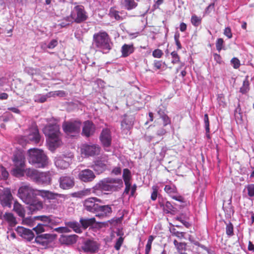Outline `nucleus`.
<instances>
[{
  "mask_svg": "<svg viewBox=\"0 0 254 254\" xmlns=\"http://www.w3.org/2000/svg\"><path fill=\"white\" fill-rule=\"evenodd\" d=\"M92 45L96 52L108 54L113 49L114 43L106 31H100L93 35Z\"/></svg>",
  "mask_w": 254,
  "mask_h": 254,
  "instance_id": "7ed1b4c3",
  "label": "nucleus"
},
{
  "mask_svg": "<svg viewBox=\"0 0 254 254\" xmlns=\"http://www.w3.org/2000/svg\"><path fill=\"white\" fill-rule=\"evenodd\" d=\"M123 188V183L121 179L107 177L99 181L92 188L73 192L70 195L73 197L81 198L90 194L92 192L97 194L101 191L116 192L119 191Z\"/></svg>",
  "mask_w": 254,
  "mask_h": 254,
  "instance_id": "f257e3e1",
  "label": "nucleus"
},
{
  "mask_svg": "<svg viewBox=\"0 0 254 254\" xmlns=\"http://www.w3.org/2000/svg\"><path fill=\"white\" fill-rule=\"evenodd\" d=\"M247 190L248 194L250 197L254 196V184H251L245 186V189Z\"/></svg>",
  "mask_w": 254,
  "mask_h": 254,
  "instance_id": "052dcab7",
  "label": "nucleus"
},
{
  "mask_svg": "<svg viewBox=\"0 0 254 254\" xmlns=\"http://www.w3.org/2000/svg\"><path fill=\"white\" fill-rule=\"evenodd\" d=\"M46 139L61 135L60 126L56 123H50L46 125L42 129Z\"/></svg>",
  "mask_w": 254,
  "mask_h": 254,
  "instance_id": "ddd939ff",
  "label": "nucleus"
},
{
  "mask_svg": "<svg viewBox=\"0 0 254 254\" xmlns=\"http://www.w3.org/2000/svg\"><path fill=\"white\" fill-rule=\"evenodd\" d=\"M21 224L24 225H26L29 227H33L35 225V220L33 219L31 216L25 217H24L22 219Z\"/></svg>",
  "mask_w": 254,
  "mask_h": 254,
  "instance_id": "79ce46f5",
  "label": "nucleus"
},
{
  "mask_svg": "<svg viewBox=\"0 0 254 254\" xmlns=\"http://www.w3.org/2000/svg\"><path fill=\"white\" fill-rule=\"evenodd\" d=\"M101 144L105 150L106 148L111 146L112 137V133L110 128L105 127L102 128L99 137Z\"/></svg>",
  "mask_w": 254,
  "mask_h": 254,
  "instance_id": "f8f14e48",
  "label": "nucleus"
},
{
  "mask_svg": "<svg viewBox=\"0 0 254 254\" xmlns=\"http://www.w3.org/2000/svg\"><path fill=\"white\" fill-rule=\"evenodd\" d=\"M158 204L160 208H162L166 214H174L178 211L176 207V203H171L166 198H164L160 195L158 196Z\"/></svg>",
  "mask_w": 254,
  "mask_h": 254,
  "instance_id": "9b49d317",
  "label": "nucleus"
},
{
  "mask_svg": "<svg viewBox=\"0 0 254 254\" xmlns=\"http://www.w3.org/2000/svg\"><path fill=\"white\" fill-rule=\"evenodd\" d=\"M124 214L122 213L120 217H114L111 219L108 220L109 224L111 225L110 229H111L113 227H116L121 223H122L124 219Z\"/></svg>",
  "mask_w": 254,
  "mask_h": 254,
  "instance_id": "c9c22d12",
  "label": "nucleus"
},
{
  "mask_svg": "<svg viewBox=\"0 0 254 254\" xmlns=\"http://www.w3.org/2000/svg\"><path fill=\"white\" fill-rule=\"evenodd\" d=\"M91 167L97 175H100L107 170V165L105 160L98 157L93 161Z\"/></svg>",
  "mask_w": 254,
  "mask_h": 254,
  "instance_id": "6ab92c4d",
  "label": "nucleus"
},
{
  "mask_svg": "<svg viewBox=\"0 0 254 254\" xmlns=\"http://www.w3.org/2000/svg\"><path fill=\"white\" fill-rule=\"evenodd\" d=\"M171 55L173 60L172 61V63L173 64H175L178 63L180 62V58L179 55L177 53V52L174 51L171 53Z\"/></svg>",
  "mask_w": 254,
  "mask_h": 254,
  "instance_id": "69168bd1",
  "label": "nucleus"
},
{
  "mask_svg": "<svg viewBox=\"0 0 254 254\" xmlns=\"http://www.w3.org/2000/svg\"><path fill=\"white\" fill-rule=\"evenodd\" d=\"M28 162L38 168H44L48 164V157L42 149L30 148L27 151Z\"/></svg>",
  "mask_w": 254,
  "mask_h": 254,
  "instance_id": "20e7f679",
  "label": "nucleus"
},
{
  "mask_svg": "<svg viewBox=\"0 0 254 254\" xmlns=\"http://www.w3.org/2000/svg\"><path fill=\"white\" fill-rule=\"evenodd\" d=\"M12 160L14 166L25 165V158L22 150L15 151L12 155Z\"/></svg>",
  "mask_w": 254,
  "mask_h": 254,
  "instance_id": "a878e982",
  "label": "nucleus"
},
{
  "mask_svg": "<svg viewBox=\"0 0 254 254\" xmlns=\"http://www.w3.org/2000/svg\"><path fill=\"white\" fill-rule=\"evenodd\" d=\"M38 70L39 69L37 68H35L29 66H26L23 69V71L25 73L31 76H33L34 75L36 74Z\"/></svg>",
  "mask_w": 254,
  "mask_h": 254,
  "instance_id": "603ef678",
  "label": "nucleus"
},
{
  "mask_svg": "<svg viewBox=\"0 0 254 254\" xmlns=\"http://www.w3.org/2000/svg\"><path fill=\"white\" fill-rule=\"evenodd\" d=\"M82 122L79 120H70L64 121L62 124L63 131L65 133H78L80 131Z\"/></svg>",
  "mask_w": 254,
  "mask_h": 254,
  "instance_id": "0eeeda50",
  "label": "nucleus"
},
{
  "mask_svg": "<svg viewBox=\"0 0 254 254\" xmlns=\"http://www.w3.org/2000/svg\"><path fill=\"white\" fill-rule=\"evenodd\" d=\"M38 194L48 200L56 199L57 197L63 198L64 199L68 198V196L66 194H60L48 190H40L39 191Z\"/></svg>",
  "mask_w": 254,
  "mask_h": 254,
  "instance_id": "412c9836",
  "label": "nucleus"
},
{
  "mask_svg": "<svg viewBox=\"0 0 254 254\" xmlns=\"http://www.w3.org/2000/svg\"><path fill=\"white\" fill-rule=\"evenodd\" d=\"M135 50V48L133 44H124L121 47V52L122 55L121 57L126 58L128 57L130 55L134 53Z\"/></svg>",
  "mask_w": 254,
  "mask_h": 254,
  "instance_id": "7c9ffc66",
  "label": "nucleus"
},
{
  "mask_svg": "<svg viewBox=\"0 0 254 254\" xmlns=\"http://www.w3.org/2000/svg\"><path fill=\"white\" fill-rule=\"evenodd\" d=\"M225 223L226 224V234L229 237H231L234 235V226L233 224L229 222L228 223H227L226 222H225Z\"/></svg>",
  "mask_w": 254,
  "mask_h": 254,
  "instance_id": "09e8293b",
  "label": "nucleus"
},
{
  "mask_svg": "<svg viewBox=\"0 0 254 254\" xmlns=\"http://www.w3.org/2000/svg\"><path fill=\"white\" fill-rule=\"evenodd\" d=\"M96 222L95 217L92 218H83L81 217L79 219V223L81 225V230H85L88 227L92 229L94 223Z\"/></svg>",
  "mask_w": 254,
  "mask_h": 254,
  "instance_id": "c756f323",
  "label": "nucleus"
},
{
  "mask_svg": "<svg viewBox=\"0 0 254 254\" xmlns=\"http://www.w3.org/2000/svg\"><path fill=\"white\" fill-rule=\"evenodd\" d=\"M41 139V135L40 133L37 125L32 126L29 128V133L27 136H21L19 139V144H22L23 142L29 143V142L35 143H39Z\"/></svg>",
  "mask_w": 254,
  "mask_h": 254,
  "instance_id": "39448f33",
  "label": "nucleus"
},
{
  "mask_svg": "<svg viewBox=\"0 0 254 254\" xmlns=\"http://www.w3.org/2000/svg\"><path fill=\"white\" fill-rule=\"evenodd\" d=\"M112 212V208L110 205H103L100 204L95 216L100 219H102L104 217H109Z\"/></svg>",
  "mask_w": 254,
  "mask_h": 254,
  "instance_id": "393cba45",
  "label": "nucleus"
},
{
  "mask_svg": "<svg viewBox=\"0 0 254 254\" xmlns=\"http://www.w3.org/2000/svg\"><path fill=\"white\" fill-rule=\"evenodd\" d=\"M70 17H73V21L77 24L83 23L88 19L87 12L82 5H75L71 11Z\"/></svg>",
  "mask_w": 254,
  "mask_h": 254,
  "instance_id": "423d86ee",
  "label": "nucleus"
},
{
  "mask_svg": "<svg viewBox=\"0 0 254 254\" xmlns=\"http://www.w3.org/2000/svg\"><path fill=\"white\" fill-rule=\"evenodd\" d=\"M109 15L111 17H114L117 20L122 19L121 16L119 14V11L111 7L109 10Z\"/></svg>",
  "mask_w": 254,
  "mask_h": 254,
  "instance_id": "8fccbe9b",
  "label": "nucleus"
},
{
  "mask_svg": "<svg viewBox=\"0 0 254 254\" xmlns=\"http://www.w3.org/2000/svg\"><path fill=\"white\" fill-rule=\"evenodd\" d=\"M60 187L63 190H69L74 186V179L68 176H62L59 180Z\"/></svg>",
  "mask_w": 254,
  "mask_h": 254,
  "instance_id": "b1692460",
  "label": "nucleus"
},
{
  "mask_svg": "<svg viewBox=\"0 0 254 254\" xmlns=\"http://www.w3.org/2000/svg\"><path fill=\"white\" fill-rule=\"evenodd\" d=\"M37 195L33 189L26 185L21 186L18 190V197L28 205L26 207L29 210L28 214H32L43 208V203L38 199Z\"/></svg>",
  "mask_w": 254,
  "mask_h": 254,
  "instance_id": "f03ea898",
  "label": "nucleus"
},
{
  "mask_svg": "<svg viewBox=\"0 0 254 254\" xmlns=\"http://www.w3.org/2000/svg\"><path fill=\"white\" fill-rule=\"evenodd\" d=\"M56 166L61 169H65L69 166V163L64 160L62 157L58 158L55 162Z\"/></svg>",
  "mask_w": 254,
  "mask_h": 254,
  "instance_id": "4c0bfd02",
  "label": "nucleus"
},
{
  "mask_svg": "<svg viewBox=\"0 0 254 254\" xmlns=\"http://www.w3.org/2000/svg\"><path fill=\"white\" fill-rule=\"evenodd\" d=\"M103 201L95 197H91L84 200L83 202L84 209L87 211L96 214L100 203H102Z\"/></svg>",
  "mask_w": 254,
  "mask_h": 254,
  "instance_id": "1a4fd4ad",
  "label": "nucleus"
},
{
  "mask_svg": "<svg viewBox=\"0 0 254 254\" xmlns=\"http://www.w3.org/2000/svg\"><path fill=\"white\" fill-rule=\"evenodd\" d=\"M51 95L48 94H38L34 96V101L37 103H43L47 101L48 98L51 97Z\"/></svg>",
  "mask_w": 254,
  "mask_h": 254,
  "instance_id": "a18cd8bd",
  "label": "nucleus"
},
{
  "mask_svg": "<svg viewBox=\"0 0 254 254\" xmlns=\"http://www.w3.org/2000/svg\"><path fill=\"white\" fill-rule=\"evenodd\" d=\"M124 5L126 9L130 10L137 6V3L135 2L134 0H125Z\"/></svg>",
  "mask_w": 254,
  "mask_h": 254,
  "instance_id": "c03bdc74",
  "label": "nucleus"
},
{
  "mask_svg": "<svg viewBox=\"0 0 254 254\" xmlns=\"http://www.w3.org/2000/svg\"><path fill=\"white\" fill-rule=\"evenodd\" d=\"M230 64L234 69H238L241 65L240 61L237 57L233 58L230 61Z\"/></svg>",
  "mask_w": 254,
  "mask_h": 254,
  "instance_id": "4d7b16f0",
  "label": "nucleus"
},
{
  "mask_svg": "<svg viewBox=\"0 0 254 254\" xmlns=\"http://www.w3.org/2000/svg\"><path fill=\"white\" fill-rule=\"evenodd\" d=\"M15 211L17 214L22 219L25 217V210L21 205L16 208L15 209Z\"/></svg>",
  "mask_w": 254,
  "mask_h": 254,
  "instance_id": "e2e57ef3",
  "label": "nucleus"
},
{
  "mask_svg": "<svg viewBox=\"0 0 254 254\" xmlns=\"http://www.w3.org/2000/svg\"><path fill=\"white\" fill-rule=\"evenodd\" d=\"M51 178L49 172H38L35 182L38 184L48 185L50 183Z\"/></svg>",
  "mask_w": 254,
  "mask_h": 254,
  "instance_id": "c85d7f7f",
  "label": "nucleus"
},
{
  "mask_svg": "<svg viewBox=\"0 0 254 254\" xmlns=\"http://www.w3.org/2000/svg\"><path fill=\"white\" fill-rule=\"evenodd\" d=\"M96 131V126L92 121L86 120L83 122L81 135L86 138L93 136Z\"/></svg>",
  "mask_w": 254,
  "mask_h": 254,
  "instance_id": "a211bd4d",
  "label": "nucleus"
},
{
  "mask_svg": "<svg viewBox=\"0 0 254 254\" xmlns=\"http://www.w3.org/2000/svg\"><path fill=\"white\" fill-rule=\"evenodd\" d=\"M152 189L153 190V191L151 193V199L152 200L155 201L156 200L158 197L159 187L157 186L154 185L152 186Z\"/></svg>",
  "mask_w": 254,
  "mask_h": 254,
  "instance_id": "bf43d9fd",
  "label": "nucleus"
},
{
  "mask_svg": "<svg viewBox=\"0 0 254 254\" xmlns=\"http://www.w3.org/2000/svg\"><path fill=\"white\" fill-rule=\"evenodd\" d=\"M46 144L49 150L54 152L56 150L63 144L61 135L47 138L46 139Z\"/></svg>",
  "mask_w": 254,
  "mask_h": 254,
  "instance_id": "aec40b11",
  "label": "nucleus"
},
{
  "mask_svg": "<svg viewBox=\"0 0 254 254\" xmlns=\"http://www.w3.org/2000/svg\"><path fill=\"white\" fill-rule=\"evenodd\" d=\"M25 165L14 166L10 171L12 176L16 178H21L24 176L25 173Z\"/></svg>",
  "mask_w": 254,
  "mask_h": 254,
  "instance_id": "2f4dec72",
  "label": "nucleus"
},
{
  "mask_svg": "<svg viewBox=\"0 0 254 254\" xmlns=\"http://www.w3.org/2000/svg\"><path fill=\"white\" fill-rule=\"evenodd\" d=\"M121 122V128L123 130L129 131L133 127L134 117L133 115L125 114L122 116Z\"/></svg>",
  "mask_w": 254,
  "mask_h": 254,
  "instance_id": "4be33fe9",
  "label": "nucleus"
},
{
  "mask_svg": "<svg viewBox=\"0 0 254 254\" xmlns=\"http://www.w3.org/2000/svg\"><path fill=\"white\" fill-rule=\"evenodd\" d=\"M124 238L123 237H119L117 239L115 244L114 245V248L116 250L119 251L120 250L121 247L123 244L124 242Z\"/></svg>",
  "mask_w": 254,
  "mask_h": 254,
  "instance_id": "774afa93",
  "label": "nucleus"
},
{
  "mask_svg": "<svg viewBox=\"0 0 254 254\" xmlns=\"http://www.w3.org/2000/svg\"><path fill=\"white\" fill-rule=\"evenodd\" d=\"M100 147L97 144H83L81 147L82 153L86 156H93L98 154Z\"/></svg>",
  "mask_w": 254,
  "mask_h": 254,
  "instance_id": "dca6fc26",
  "label": "nucleus"
},
{
  "mask_svg": "<svg viewBox=\"0 0 254 254\" xmlns=\"http://www.w3.org/2000/svg\"><path fill=\"white\" fill-rule=\"evenodd\" d=\"M60 218L56 217L52 215H50V228L53 229V226L59 225L61 221Z\"/></svg>",
  "mask_w": 254,
  "mask_h": 254,
  "instance_id": "49530a36",
  "label": "nucleus"
},
{
  "mask_svg": "<svg viewBox=\"0 0 254 254\" xmlns=\"http://www.w3.org/2000/svg\"><path fill=\"white\" fill-rule=\"evenodd\" d=\"M180 36V33L178 31H176L174 34V40L175 42V44L177 46V50H181L182 48L181 43L179 40Z\"/></svg>",
  "mask_w": 254,
  "mask_h": 254,
  "instance_id": "5fc2aeb1",
  "label": "nucleus"
},
{
  "mask_svg": "<svg viewBox=\"0 0 254 254\" xmlns=\"http://www.w3.org/2000/svg\"><path fill=\"white\" fill-rule=\"evenodd\" d=\"M53 231L59 233H69L71 231L68 227L66 226L56 228L54 229Z\"/></svg>",
  "mask_w": 254,
  "mask_h": 254,
  "instance_id": "13d9d810",
  "label": "nucleus"
},
{
  "mask_svg": "<svg viewBox=\"0 0 254 254\" xmlns=\"http://www.w3.org/2000/svg\"><path fill=\"white\" fill-rule=\"evenodd\" d=\"M173 244L178 252L181 254L183 251L187 250V244L185 242H179L177 240H174Z\"/></svg>",
  "mask_w": 254,
  "mask_h": 254,
  "instance_id": "58836bf2",
  "label": "nucleus"
},
{
  "mask_svg": "<svg viewBox=\"0 0 254 254\" xmlns=\"http://www.w3.org/2000/svg\"><path fill=\"white\" fill-rule=\"evenodd\" d=\"M153 66L156 69H160L162 67L165 69L167 68L166 64L165 62H162V61L154 60Z\"/></svg>",
  "mask_w": 254,
  "mask_h": 254,
  "instance_id": "864d4df0",
  "label": "nucleus"
},
{
  "mask_svg": "<svg viewBox=\"0 0 254 254\" xmlns=\"http://www.w3.org/2000/svg\"><path fill=\"white\" fill-rule=\"evenodd\" d=\"M57 237V235L56 234L45 233L36 236L34 243L47 247L49 244L56 240Z\"/></svg>",
  "mask_w": 254,
  "mask_h": 254,
  "instance_id": "4468645a",
  "label": "nucleus"
},
{
  "mask_svg": "<svg viewBox=\"0 0 254 254\" xmlns=\"http://www.w3.org/2000/svg\"><path fill=\"white\" fill-rule=\"evenodd\" d=\"M2 120L4 122H7L13 118V115L8 112H5L2 116Z\"/></svg>",
  "mask_w": 254,
  "mask_h": 254,
  "instance_id": "680f3d73",
  "label": "nucleus"
},
{
  "mask_svg": "<svg viewBox=\"0 0 254 254\" xmlns=\"http://www.w3.org/2000/svg\"><path fill=\"white\" fill-rule=\"evenodd\" d=\"M169 231L173 236H175L180 240L187 239L185 237L186 232L178 231L175 228H169Z\"/></svg>",
  "mask_w": 254,
  "mask_h": 254,
  "instance_id": "e433bc0d",
  "label": "nucleus"
},
{
  "mask_svg": "<svg viewBox=\"0 0 254 254\" xmlns=\"http://www.w3.org/2000/svg\"><path fill=\"white\" fill-rule=\"evenodd\" d=\"M216 47L217 50L219 52H220L222 50H226L224 48V41L222 38H217L216 42Z\"/></svg>",
  "mask_w": 254,
  "mask_h": 254,
  "instance_id": "3c124183",
  "label": "nucleus"
},
{
  "mask_svg": "<svg viewBox=\"0 0 254 254\" xmlns=\"http://www.w3.org/2000/svg\"><path fill=\"white\" fill-rule=\"evenodd\" d=\"M15 231L22 238L26 240L27 242H31L34 238H35L36 236L33 229H30L21 226H18L15 229Z\"/></svg>",
  "mask_w": 254,
  "mask_h": 254,
  "instance_id": "f3484780",
  "label": "nucleus"
},
{
  "mask_svg": "<svg viewBox=\"0 0 254 254\" xmlns=\"http://www.w3.org/2000/svg\"><path fill=\"white\" fill-rule=\"evenodd\" d=\"M12 195L9 189H6L2 194H0V202L3 207H11Z\"/></svg>",
  "mask_w": 254,
  "mask_h": 254,
  "instance_id": "5701e85b",
  "label": "nucleus"
},
{
  "mask_svg": "<svg viewBox=\"0 0 254 254\" xmlns=\"http://www.w3.org/2000/svg\"><path fill=\"white\" fill-rule=\"evenodd\" d=\"M78 236L75 234L65 235L62 234L59 239V241L62 244L66 246L72 245L77 242Z\"/></svg>",
  "mask_w": 254,
  "mask_h": 254,
  "instance_id": "cd10ccee",
  "label": "nucleus"
},
{
  "mask_svg": "<svg viewBox=\"0 0 254 254\" xmlns=\"http://www.w3.org/2000/svg\"><path fill=\"white\" fill-rule=\"evenodd\" d=\"M158 119L161 120L163 127L172 125L171 118L168 116L167 107L163 104L159 105L155 109Z\"/></svg>",
  "mask_w": 254,
  "mask_h": 254,
  "instance_id": "9d476101",
  "label": "nucleus"
},
{
  "mask_svg": "<svg viewBox=\"0 0 254 254\" xmlns=\"http://www.w3.org/2000/svg\"><path fill=\"white\" fill-rule=\"evenodd\" d=\"M164 190L166 193L172 199L181 203L186 202L185 197L179 193L176 186L171 181H170L168 184L165 186Z\"/></svg>",
  "mask_w": 254,
  "mask_h": 254,
  "instance_id": "6e6552de",
  "label": "nucleus"
},
{
  "mask_svg": "<svg viewBox=\"0 0 254 254\" xmlns=\"http://www.w3.org/2000/svg\"><path fill=\"white\" fill-rule=\"evenodd\" d=\"M0 179L3 180H7L9 177V173L7 171L5 167L2 166V165H0Z\"/></svg>",
  "mask_w": 254,
  "mask_h": 254,
  "instance_id": "de8ad7c7",
  "label": "nucleus"
},
{
  "mask_svg": "<svg viewBox=\"0 0 254 254\" xmlns=\"http://www.w3.org/2000/svg\"><path fill=\"white\" fill-rule=\"evenodd\" d=\"M3 219L6 221L11 227H14L18 223L16 217L11 212H5L3 215Z\"/></svg>",
  "mask_w": 254,
  "mask_h": 254,
  "instance_id": "473e14b6",
  "label": "nucleus"
},
{
  "mask_svg": "<svg viewBox=\"0 0 254 254\" xmlns=\"http://www.w3.org/2000/svg\"><path fill=\"white\" fill-rule=\"evenodd\" d=\"M46 224L38 223L37 225L33 228V230L35 232L36 236L42 235L43 233L46 232Z\"/></svg>",
  "mask_w": 254,
  "mask_h": 254,
  "instance_id": "a19ab883",
  "label": "nucleus"
},
{
  "mask_svg": "<svg viewBox=\"0 0 254 254\" xmlns=\"http://www.w3.org/2000/svg\"><path fill=\"white\" fill-rule=\"evenodd\" d=\"M94 172L88 169L81 171L78 174L79 179L84 182H90L92 181L95 178Z\"/></svg>",
  "mask_w": 254,
  "mask_h": 254,
  "instance_id": "bb28decb",
  "label": "nucleus"
},
{
  "mask_svg": "<svg viewBox=\"0 0 254 254\" xmlns=\"http://www.w3.org/2000/svg\"><path fill=\"white\" fill-rule=\"evenodd\" d=\"M65 225L67 226L68 228L72 229V230L78 234H80L82 232V230H81L80 224L77 221H68L65 222Z\"/></svg>",
  "mask_w": 254,
  "mask_h": 254,
  "instance_id": "72a5a7b5",
  "label": "nucleus"
},
{
  "mask_svg": "<svg viewBox=\"0 0 254 254\" xmlns=\"http://www.w3.org/2000/svg\"><path fill=\"white\" fill-rule=\"evenodd\" d=\"M119 179H121V178ZM121 179L122 180L123 183L125 181L127 182H130L131 179V172L129 169L125 168L123 169V173L122 178H121Z\"/></svg>",
  "mask_w": 254,
  "mask_h": 254,
  "instance_id": "37998d69",
  "label": "nucleus"
},
{
  "mask_svg": "<svg viewBox=\"0 0 254 254\" xmlns=\"http://www.w3.org/2000/svg\"><path fill=\"white\" fill-rule=\"evenodd\" d=\"M249 76L247 75L243 82L242 86L240 88L239 92L243 95H246L250 90Z\"/></svg>",
  "mask_w": 254,
  "mask_h": 254,
  "instance_id": "f704fd0d",
  "label": "nucleus"
},
{
  "mask_svg": "<svg viewBox=\"0 0 254 254\" xmlns=\"http://www.w3.org/2000/svg\"><path fill=\"white\" fill-rule=\"evenodd\" d=\"M203 122H204V128L205 130H210V122L208 115L206 113L204 115L203 118Z\"/></svg>",
  "mask_w": 254,
  "mask_h": 254,
  "instance_id": "338daca9",
  "label": "nucleus"
},
{
  "mask_svg": "<svg viewBox=\"0 0 254 254\" xmlns=\"http://www.w3.org/2000/svg\"><path fill=\"white\" fill-rule=\"evenodd\" d=\"M191 22L193 26H198L201 23V18L195 14H193L191 17Z\"/></svg>",
  "mask_w": 254,
  "mask_h": 254,
  "instance_id": "0e129e2a",
  "label": "nucleus"
},
{
  "mask_svg": "<svg viewBox=\"0 0 254 254\" xmlns=\"http://www.w3.org/2000/svg\"><path fill=\"white\" fill-rule=\"evenodd\" d=\"M222 208L223 210L225 211V214L227 215H229L231 217V214L232 213V215H233L235 210L234 209V207L233 205H228L224 207V205L222 206Z\"/></svg>",
  "mask_w": 254,
  "mask_h": 254,
  "instance_id": "6e6d98bb",
  "label": "nucleus"
},
{
  "mask_svg": "<svg viewBox=\"0 0 254 254\" xmlns=\"http://www.w3.org/2000/svg\"><path fill=\"white\" fill-rule=\"evenodd\" d=\"M25 175L35 181L39 172L36 169L31 168L25 169Z\"/></svg>",
  "mask_w": 254,
  "mask_h": 254,
  "instance_id": "ea45409f",
  "label": "nucleus"
},
{
  "mask_svg": "<svg viewBox=\"0 0 254 254\" xmlns=\"http://www.w3.org/2000/svg\"><path fill=\"white\" fill-rule=\"evenodd\" d=\"M82 243L81 249L85 253H95L99 249L97 242L90 239H82Z\"/></svg>",
  "mask_w": 254,
  "mask_h": 254,
  "instance_id": "2eb2a0df",
  "label": "nucleus"
}]
</instances>
